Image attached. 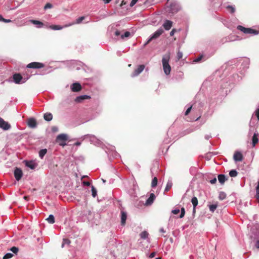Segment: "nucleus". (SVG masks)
<instances>
[{
	"label": "nucleus",
	"instance_id": "774afa93",
	"mask_svg": "<svg viewBox=\"0 0 259 259\" xmlns=\"http://www.w3.org/2000/svg\"><path fill=\"white\" fill-rule=\"evenodd\" d=\"M155 259H161V258H160V257H157Z\"/></svg>",
	"mask_w": 259,
	"mask_h": 259
},
{
	"label": "nucleus",
	"instance_id": "ddd939ff",
	"mask_svg": "<svg viewBox=\"0 0 259 259\" xmlns=\"http://www.w3.org/2000/svg\"><path fill=\"white\" fill-rule=\"evenodd\" d=\"M71 89L72 91L76 92H78L81 90V86L80 84V83H79L78 82H75V83H73L71 85Z\"/></svg>",
	"mask_w": 259,
	"mask_h": 259
},
{
	"label": "nucleus",
	"instance_id": "864d4df0",
	"mask_svg": "<svg viewBox=\"0 0 259 259\" xmlns=\"http://www.w3.org/2000/svg\"><path fill=\"white\" fill-rule=\"evenodd\" d=\"M155 254H156V252H152L149 255V257L153 258V257H154L155 256Z\"/></svg>",
	"mask_w": 259,
	"mask_h": 259
},
{
	"label": "nucleus",
	"instance_id": "bb28decb",
	"mask_svg": "<svg viewBox=\"0 0 259 259\" xmlns=\"http://www.w3.org/2000/svg\"><path fill=\"white\" fill-rule=\"evenodd\" d=\"M210 211L213 212L218 207V204H210L208 205Z\"/></svg>",
	"mask_w": 259,
	"mask_h": 259
},
{
	"label": "nucleus",
	"instance_id": "9d476101",
	"mask_svg": "<svg viewBox=\"0 0 259 259\" xmlns=\"http://www.w3.org/2000/svg\"><path fill=\"white\" fill-rule=\"evenodd\" d=\"M23 173L22 170L19 168H16L14 171V176L16 180L19 181L22 177Z\"/></svg>",
	"mask_w": 259,
	"mask_h": 259
},
{
	"label": "nucleus",
	"instance_id": "423d86ee",
	"mask_svg": "<svg viewBox=\"0 0 259 259\" xmlns=\"http://www.w3.org/2000/svg\"><path fill=\"white\" fill-rule=\"evenodd\" d=\"M85 138H89L91 143L95 145L100 144V141L94 135H87L84 136V139Z\"/></svg>",
	"mask_w": 259,
	"mask_h": 259
},
{
	"label": "nucleus",
	"instance_id": "1a4fd4ad",
	"mask_svg": "<svg viewBox=\"0 0 259 259\" xmlns=\"http://www.w3.org/2000/svg\"><path fill=\"white\" fill-rule=\"evenodd\" d=\"M144 68L145 66L144 65H140L138 66V68L134 70L131 76L132 77L138 76L143 71Z\"/></svg>",
	"mask_w": 259,
	"mask_h": 259
},
{
	"label": "nucleus",
	"instance_id": "0eeeda50",
	"mask_svg": "<svg viewBox=\"0 0 259 259\" xmlns=\"http://www.w3.org/2000/svg\"><path fill=\"white\" fill-rule=\"evenodd\" d=\"M44 67V64L41 63L33 62L28 64L27 67L28 68L38 69Z\"/></svg>",
	"mask_w": 259,
	"mask_h": 259
},
{
	"label": "nucleus",
	"instance_id": "e2e57ef3",
	"mask_svg": "<svg viewBox=\"0 0 259 259\" xmlns=\"http://www.w3.org/2000/svg\"><path fill=\"white\" fill-rule=\"evenodd\" d=\"M83 184H84V185H87V186H90L91 185V183L89 182H84Z\"/></svg>",
	"mask_w": 259,
	"mask_h": 259
},
{
	"label": "nucleus",
	"instance_id": "3c124183",
	"mask_svg": "<svg viewBox=\"0 0 259 259\" xmlns=\"http://www.w3.org/2000/svg\"><path fill=\"white\" fill-rule=\"evenodd\" d=\"M138 0H132L131 3H130V6L132 7L133 6H134L136 4V3L137 2Z\"/></svg>",
	"mask_w": 259,
	"mask_h": 259
},
{
	"label": "nucleus",
	"instance_id": "603ef678",
	"mask_svg": "<svg viewBox=\"0 0 259 259\" xmlns=\"http://www.w3.org/2000/svg\"><path fill=\"white\" fill-rule=\"evenodd\" d=\"M115 35L116 36H117V37H119V36H121V35H120V31L119 30H116L115 32Z\"/></svg>",
	"mask_w": 259,
	"mask_h": 259
},
{
	"label": "nucleus",
	"instance_id": "39448f33",
	"mask_svg": "<svg viewBox=\"0 0 259 259\" xmlns=\"http://www.w3.org/2000/svg\"><path fill=\"white\" fill-rule=\"evenodd\" d=\"M14 82L16 84H22L26 82L25 78L20 73H15L13 75Z\"/></svg>",
	"mask_w": 259,
	"mask_h": 259
},
{
	"label": "nucleus",
	"instance_id": "ea45409f",
	"mask_svg": "<svg viewBox=\"0 0 259 259\" xmlns=\"http://www.w3.org/2000/svg\"><path fill=\"white\" fill-rule=\"evenodd\" d=\"M185 214V209L184 207H182L181 210V214L180 215V218H183Z\"/></svg>",
	"mask_w": 259,
	"mask_h": 259
},
{
	"label": "nucleus",
	"instance_id": "a19ab883",
	"mask_svg": "<svg viewBox=\"0 0 259 259\" xmlns=\"http://www.w3.org/2000/svg\"><path fill=\"white\" fill-rule=\"evenodd\" d=\"M10 250L14 253H17L19 250L18 248L15 246L12 247Z\"/></svg>",
	"mask_w": 259,
	"mask_h": 259
},
{
	"label": "nucleus",
	"instance_id": "c85d7f7f",
	"mask_svg": "<svg viewBox=\"0 0 259 259\" xmlns=\"http://www.w3.org/2000/svg\"><path fill=\"white\" fill-rule=\"evenodd\" d=\"M148 235L149 234L147 232L143 231L140 233V236L142 239H145L148 238Z\"/></svg>",
	"mask_w": 259,
	"mask_h": 259
},
{
	"label": "nucleus",
	"instance_id": "7c9ffc66",
	"mask_svg": "<svg viewBox=\"0 0 259 259\" xmlns=\"http://www.w3.org/2000/svg\"><path fill=\"white\" fill-rule=\"evenodd\" d=\"M238 172L235 169L231 170L229 171V175L231 177H235L237 176Z\"/></svg>",
	"mask_w": 259,
	"mask_h": 259
},
{
	"label": "nucleus",
	"instance_id": "f03ea898",
	"mask_svg": "<svg viewBox=\"0 0 259 259\" xmlns=\"http://www.w3.org/2000/svg\"><path fill=\"white\" fill-rule=\"evenodd\" d=\"M181 9L179 4L176 2H172L169 6H167L166 11L168 14L174 15L177 13Z\"/></svg>",
	"mask_w": 259,
	"mask_h": 259
},
{
	"label": "nucleus",
	"instance_id": "4d7b16f0",
	"mask_svg": "<svg viewBox=\"0 0 259 259\" xmlns=\"http://www.w3.org/2000/svg\"><path fill=\"white\" fill-rule=\"evenodd\" d=\"M211 138V136L209 135H206L205 136V139L207 140H209L210 138Z\"/></svg>",
	"mask_w": 259,
	"mask_h": 259
},
{
	"label": "nucleus",
	"instance_id": "cd10ccee",
	"mask_svg": "<svg viewBox=\"0 0 259 259\" xmlns=\"http://www.w3.org/2000/svg\"><path fill=\"white\" fill-rule=\"evenodd\" d=\"M50 224H54L55 223V218L53 214H50L49 217L46 219Z\"/></svg>",
	"mask_w": 259,
	"mask_h": 259
},
{
	"label": "nucleus",
	"instance_id": "338daca9",
	"mask_svg": "<svg viewBox=\"0 0 259 259\" xmlns=\"http://www.w3.org/2000/svg\"><path fill=\"white\" fill-rule=\"evenodd\" d=\"M102 181H103V182L104 183H105L106 182V181H105V180H104V179H102Z\"/></svg>",
	"mask_w": 259,
	"mask_h": 259
},
{
	"label": "nucleus",
	"instance_id": "f3484780",
	"mask_svg": "<svg viewBox=\"0 0 259 259\" xmlns=\"http://www.w3.org/2000/svg\"><path fill=\"white\" fill-rule=\"evenodd\" d=\"M28 125L31 128H35L37 126L36 120L33 118L29 119L28 121Z\"/></svg>",
	"mask_w": 259,
	"mask_h": 259
},
{
	"label": "nucleus",
	"instance_id": "a18cd8bd",
	"mask_svg": "<svg viewBox=\"0 0 259 259\" xmlns=\"http://www.w3.org/2000/svg\"><path fill=\"white\" fill-rule=\"evenodd\" d=\"M203 58V56L201 55L198 57H197V58H196L194 60V62H196V63H198L199 62V61H200V60L202 59Z\"/></svg>",
	"mask_w": 259,
	"mask_h": 259
},
{
	"label": "nucleus",
	"instance_id": "e433bc0d",
	"mask_svg": "<svg viewBox=\"0 0 259 259\" xmlns=\"http://www.w3.org/2000/svg\"><path fill=\"white\" fill-rule=\"evenodd\" d=\"M13 256V254L11 253H6L3 257V259H9Z\"/></svg>",
	"mask_w": 259,
	"mask_h": 259
},
{
	"label": "nucleus",
	"instance_id": "72a5a7b5",
	"mask_svg": "<svg viewBox=\"0 0 259 259\" xmlns=\"http://www.w3.org/2000/svg\"><path fill=\"white\" fill-rule=\"evenodd\" d=\"M70 243V241L69 239H67V238H64L63 239V242H62V247H64V245L65 244H67V245H69Z\"/></svg>",
	"mask_w": 259,
	"mask_h": 259
},
{
	"label": "nucleus",
	"instance_id": "2eb2a0df",
	"mask_svg": "<svg viewBox=\"0 0 259 259\" xmlns=\"http://www.w3.org/2000/svg\"><path fill=\"white\" fill-rule=\"evenodd\" d=\"M155 198V195L153 193H151L149 197L147 199V200L146 201V204L147 205H151L153 203Z\"/></svg>",
	"mask_w": 259,
	"mask_h": 259
},
{
	"label": "nucleus",
	"instance_id": "f704fd0d",
	"mask_svg": "<svg viewBox=\"0 0 259 259\" xmlns=\"http://www.w3.org/2000/svg\"><path fill=\"white\" fill-rule=\"evenodd\" d=\"M254 115L255 116H256V117H257V119H256V120H257V121H258V120H259V108H258V109H257L255 111V112H254V114L252 115V120L253 119V116H254Z\"/></svg>",
	"mask_w": 259,
	"mask_h": 259
},
{
	"label": "nucleus",
	"instance_id": "412c9836",
	"mask_svg": "<svg viewBox=\"0 0 259 259\" xmlns=\"http://www.w3.org/2000/svg\"><path fill=\"white\" fill-rule=\"evenodd\" d=\"M30 22L35 25L37 28H41L44 26L43 23L38 20H31Z\"/></svg>",
	"mask_w": 259,
	"mask_h": 259
},
{
	"label": "nucleus",
	"instance_id": "6ab92c4d",
	"mask_svg": "<svg viewBox=\"0 0 259 259\" xmlns=\"http://www.w3.org/2000/svg\"><path fill=\"white\" fill-rule=\"evenodd\" d=\"M26 166L31 169H34L36 167V164L32 161H26Z\"/></svg>",
	"mask_w": 259,
	"mask_h": 259
},
{
	"label": "nucleus",
	"instance_id": "69168bd1",
	"mask_svg": "<svg viewBox=\"0 0 259 259\" xmlns=\"http://www.w3.org/2000/svg\"><path fill=\"white\" fill-rule=\"evenodd\" d=\"M192 132H193L192 130H190L188 132V133Z\"/></svg>",
	"mask_w": 259,
	"mask_h": 259
},
{
	"label": "nucleus",
	"instance_id": "4468645a",
	"mask_svg": "<svg viewBox=\"0 0 259 259\" xmlns=\"http://www.w3.org/2000/svg\"><path fill=\"white\" fill-rule=\"evenodd\" d=\"M162 26L165 30H169L172 26V22L168 20H166Z\"/></svg>",
	"mask_w": 259,
	"mask_h": 259
},
{
	"label": "nucleus",
	"instance_id": "7ed1b4c3",
	"mask_svg": "<svg viewBox=\"0 0 259 259\" xmlns=\"http://www.w3.org/2000/svg\"><path fill=\"white\" fill-rule=\"evenodd\" d=\"M163 32V30L162 28H160L157 29L154 33H153L149 37V38L147 40V41L145 43L144 46H146L151 40L153 39H155L158 38L160 35H161Z\"/></svg>",
	"mask_w": 259,
	"mask_h": 259
},
{
	"label": "nucleus",
	"instance_id": "dca6fc26",
	"mask_svg": "<svg viewBox=\"0 0 259 259\" xmlns=\"http://www.w3.org/2000/svg\"><path fill=\"white\" fill-rule=\"evenodd\" d=\"M127 219V213L125 211L122 210L121 211V224L124 226Z\"/></svg>",
	"mask_w": 259,
	"mask_h": 259
},
{
	"label": "nucleus",
	"instance_id": "9b49d317",
	"mask_svg": "<svg viewBox=\"0 0 259 259\" xmlns=\"http://www.w3.org/2000/svg\"><path fill=\"white\" fill-rule=\"evenodd\" d=\"M233 159L235 162L241 161L243 160V155L240 152L236 151L234 154Z\"/></svg>",
	"mask_w": 259,
	"mask_h": 259
},
{
	"label": "nucleus",
	"instance_id": "473e14b6",
	"mask_svg": "<svg viewBox=\"0 0 259 259\" xmlns=\"http://www.w3.org/2000/svg\"><path fill=\"white\" fill-rule=\"evenodd\" d=\"M157 185V179L156 177H154L152 181L151 187L152 188L155 187Z\"/></svg>",
	"mask_w": 259,
	"mask_h": 259
},
{
	"label": "nucleus",
	"instance_id": "58836bf2",
	"mask_svg": "<svg viewBox=\"0 0 259 259\" xmlns=\"http://www.w3.org/2000/svg\"><path fill=\"white\" fill-rule=\"evenodd\" d=\"M131 33L128 31H126L123 34L121 35V38H124V37H127L130 35Z\"/></svg>",
	"mask_w": 259,
	"mask_h": 259
},
{
	"label": "nucleus",
	"instance_id": "09e8293b",
	"mask_svg": "<svg viewBox=\"0 0 259 259\" xmlns=\"http://www.w3.org/2000/svg\"><path fill=\"white\" fill-rule=\"evenodd\" d=\"M1 21H3L4 22H6V23H8V22H11V20L10 19H5L2 16H1Z\"/></svg>",
	"mask_w": 259,
	"mask_h": 259
},
{
	"label": "nucleus",
	"instance_id": "4c0bfd02",
	"mask_svg": "<svg viewBox=\"0 0 259 259\" xmlns=\"http://www.w3.org/2000/svg\"><path fill=\"white\" fill-rule=\"evenodd\" d=\"M227 9L229 11H230V13H234V12H235V8H234L233 7L231 6H228L227 7Z\"/></svg>",
	"mask_w": 259,
	"mask_h": 259
},
{
	"label": "nucleus",
	"instance_id": "f257e3e1",
	"mask_svg": "<svg viewBox=\"0 0 259 259\" xmlns=\"http://www.w3.org/2000/svg\"><path fill=\"white\" fill-rule=\"evenodd\" d=\"M170 57L169 55H164L162 59L164 72L166 75H169L171 71V67L169 64Z\"/></svg>",
	"mask_w": 259,
	"mask_h": 259
},
{
	"label": "nucleus",
	"instance_id": "20e7f679",
	"mask_svg": "<svg viewBox=\"0 0 259 259\" xmlns=\"http://www.w3.org/2000/svg\"><path fill=\"white\" fill-rule=\"evenodd\" d=\"M237 29L242 31L245 34H252L254 35L257 34L258 33L257 31L250 28H245L242 26L238 25Z\"/></svg>",
	"mask_w": 259,
	"mask_h": 259
},
{
	"label": "nucleus",
	"instance_id": "f8f14e48",
	"mask_svg": "<svg viewBox=\"0 0 259 259\" xmlns=\"http://www.w3.org/2000/svg\"><path fill=\"white\" fill-rule=\"evenodd\" d=\"M68 140V136L66 134H62L57 136L56 138V142H66Z\"/></svg>",
	"mask_w": 259,
	"mask_h": 259
},
{
	"label": "nucleus",
	"instance_id": "0e129e2a",
	"mask_svg": "<svg viewBox=\"0 0 259 259\" xmlns=\"http://www.w3.org/2000/svg\"><path fill=\"white\" fill-rule=\"evenodd\" d=\"M105 3L107 4L109 3L111 0H102Z\"/></svg>",
	"mask_w": 259,
	"mask_h": 259
},
{
	"label": "nucleus",
	"instance_id": "5fc2aeb1",
	"mask_svg": "<svg viewBox=\"0 0 259 259\" xmlns=\"http://www.w3.org/2000/svg\"><path fill=\"white\" fill-rule=\"evenodd\" d=\"M176 32V29H172L171 30V31H170V36H173Z\"/></svg>",
	"mask_w": 259,
	"mask_h": 259
},
{
	"label": "nucleus",
	"instance_id": "a878e982",
	"mask_svg": "<svg viewBox=\"0 0 259 259\" xmlns=\"http://www.w3.org/2000/svg\"><path fill=\"white\" fill-rule=\"evenodd\" d=\"M172 186V181L170 180H168L166 184V186L165 187L164 192L168 191L169 190V189L171 188Z\"/></svg>",
	"mask_w": 259,
	"mask_h": 259
},
{
	"label": "nucleus",
	"instance_id": "c756f323",
	"mask_svg": "<svg viewBox=\"0 0 259 259\" xmlns=\"http://www.w3.org/2000/svg\"><path fill=\"white\" fill-rule=\"evenodd\" d=\"M92 195L93 197H96L97 196V191L94 186H92Z\"/></svg>",
	"mask_w": 259,
	"mask_h": 259
},
{
	"label": "nucleus",
	"instance_id": "49530a36",
	"mask_svg": "<svg viewBox=\"0 0 259 259\" xmlns=\"http://www.w3.org/2000/svg\"><path fill=\"white\" fill-rule=\"evenodd\" d=\"M172 213L175 214H177L180 212V209L179 208H176L172 210Z\"/></svg>",
	"mask_w": 259,
	"mask_h": 259
},
{
	"label": "nucleus",
	"instance_id": "c9c22d12",
	"mask_svg": "<svg viewBox=\"0 0 259 259\" xmlns=\"http://www.w3.org/2000/svg\"><path fill=\"white\" fill-rule=\"evenodd\" d=\"M50 27L52 29L55 30H60V29H62V28H63V27L60 26L59 25H52V26H51Z\"/></svg>",
	"mask_w": 259,
	"mask_h": 259
},
{
	"label": "nucleus",
	"instance_id": "13d9d810",
	"mask_svg": "<svg viewBox=\"0 0 259 259\" xmlns=\"http://www.w3.org/2000/svg\"><path fill=\"white\" fill-rule=\"evenodd\" d=\"M159 231H160V232H161L162 233H165V231L164 230V229L163 228H160V230H159Z\"/></svg>",
	"mask_w": 259,
	"mask_h": 259
},
{
	"label": "nucleus",
	"instance_id": "680f3d73",
	"mask_svg": "<svg viewBox=\"0 0 259 259\" xmlns=\"http://www.w3.org/2000/svg\"><path fill=\"white\" fill-rule=\"evenodd\" d=\"M80 145H81V142H76L74 144V145L77 146H80Z\"/></svg>",
	"mask_w": 259,
	"mask_h": 259
},
{
	"label": "nucleus",
	"instance_id": "6e6552de",
	"mask_svg": "<svg viewBox=\"0 0 259 259\" xmlns=\"http://www.w3.org/2000/svg\"><path fill=\"white\" fill-rule=\"evenodd\" d=\"M11 128V124L1 118V129L4 131H9Z\"/></svg>",
	"mask_w": 259,
	"mask_h": 259
},
{
	"label": "nucleus",
	"instance_id": "b1692460",
	"mask_svg": "<svg viewBox=\"0 0 259 259\" xmlns=\"http://www.w3.org/2000/svg\"><path fill=\"white\" fill-rule=\"evenodd\" d=\"M44 118L45 120L50 121L52 120L53 115L51 113L47 112L44 114Z\"/></svg>",
	"mask_w": 259,
	"mask_h": 259
},
{
	"label": "nucleus",
	"instance_id": "de8ad7c7",
	"mask_svg": "<svg viewBox=\"0 0 259 259\" xmlns=\"http://www.w3.org/2000/svg\"><path fill=\"white\" fill-rule=\"evenodd\" d=\"M192 106H190L186 111L185 115H187L190 113L191 109H192Z\"/></svg>",
	"mask_w": 259,
	"mask_h": 259
},
{
	"label": "nucleus",
	"instance_id": "79ce46f5",
	"mask_svg": "<svg viewBox=\"0 0 259 259\" xmlns=\"http://www.w3.org/2000/svg\"><path fill=\"white\" fill-rule=\"evenodd\" d=\"M84 19V17H83V16L79 17L78 19H77L76 20V23H77V24L80 23Z\"/></svg>",
	"mask_w": 259,
	"mask_h": 259
},
{
	"label": "nucleus",
	"instance_id": "37998d69",
	"mask_svg": "<svg viewBox=\"0 0 259 259\" xmlns=\"http://www.w3.org/2000/svg\"><path fill=\"white\" fill-rule=\"evenodd\" d=\"M53 7V5L51 3H47L44 7V9L47 10L48 9H51Z\"/></svg>",
	"mask_w": 259,
	"mask_h": 259
},
{
	"label": "nucleus",
	"instance_id": "5701e85b",
	"mask_svg": "<svg viewBox=\"0 0 259 259\" xmlns=\"http://www.w3.org/2000/svg\"><path fill=\"white\" fill-rule=\"evenodd\" d=\"M218 180L221 184H224L226 180L227 179L225 175L221 174L218 176Z\"/></svg>",
	"mask_w": 259,
	"mask_h": 259
},
{
	"label": "nucleus",
	"instance_id": "8fccbe9b",
	"mask_svg": "<svg viewBox=\"0 0 259 259\" xmlns=\"http://www.w3.org/2000/svg\"><path fill=\"white\" fill-rule=\"evenodd\" d=\"M209 182L211 184H215L216 182H217V178L215 177L213 178V179H212L211 180H210L209 181Z\"/></svg>",
	"mask_w": 259,
	"mask_h": 259
},
{
	"label": "nucleus",
	"instance_id": "052dcab7",
	"mask_svg": "<svg viewBox=\"0 0 259 259\" xmlns=\"http://www.w3.org/2000/svg\"><path fill=\"white\" fill-rule=\"evenodd\" d=\"M255 246L257 248H259V240L256 241Z\"/></svg>",
	"mask_w": 259,
	"mask_h": 259
},
{
	"label": "nucleus",
	"instance_id": "aec40b11",
	"mask_svg": "<svg viewBox=\"0 0 259 259\" xmlns=\"http://www.w3.org/2000/svg\"><path fill=\"white\" fill-rule=\"evenodd\" d=\"M191 202H192V203L193 204V212H195L196 207L197 205H198V199H197V197L195 196L193 197L191 199Z\"/></svg>",
	"mask_w": 259,
	"mask_h": 259
},
{
	"label": "nucleus",
	"instance_id": "2f4dec72",
	"mask_svg": "<svg viewBox=\"0 0 259 259\" xmlns=\"http://www.w3.org/2000/svg\"><path fill=\"white\" fill-rule=\"evenodd\" d=\"M226 197V194L224 192H220L219 195V198L221 200L225 199Z\"/></svg>",
	"mask_w": 259,
	"mask_h": 259
},
{
	"label": "nucleus",
	"instance_id": "c03bdc74",
	"mask_svg": "<svg viewBox=\"0 0 259 259\" xmlns=\"http://www.w3.org/2000/svg\"><path fill=\"white\" fill-rule=\"evenodd\" d=\"M183 57V53L182 52H180V51H178L177 53V58L178 60H180Z\"/></svg>",
	"mask_w": 259,
	"mask_h": 259
},
{
	"label": "nucleus",
	"instance_id": "393cba45",
	"mask_svg": "<svg viewBox=\"0 0 259 259\" xmlns=\"http://www.w3.org/2000/svg\"><path fill=\"white\" fill-rule=\"evenodd\" d=\"M47 152V149H41L39 151V157L42 159L44 157V156L46 154Z\"/></svg>",
	"mask_w": 259,
	"mask_h": 259
},
{
	"label": "nucleus",
	"instance_id": "6e6d98bb",
	"mask_svg": "<svg viewBox=\"0 0 259 259\" xmlns=\"http://www.w3.org/2000/svg\"><path fill=\"white\" fill-rule=\"evenodd\" d=\"M59 143V144L60 145V146H64L66 145L65 142H58Z\"/></svg>",
	"mask_w": 259,
	"mask_h": 259
},
{
	"label": "nucleus",
	"instance_id": "a211bd4d",
	"mask_svg": "<svg viewBox=\"0 0 259 259\" xmlns=\"http://www.w3.org/2000/svg\"><path fill=\"white\" fill-rule=\"evenodd\" d=\"M259 136V135L258 133H254L253 134V136L252 138V146L254 147L255 145L258 142V137Z\"/></svg>",
	"mask_w": 259,
	"mask_h": 259
},
{
	"label": "nucleus",
	"instance_id": "bf43d9fd",
	"mask_svg": "<svg viewBox=\"0 0 259 259\" xmlns=\"http://www.w3.org/2000/svg\"><path fill=\"white\" fill-rule=\"evenodd\" d=\"M244 63H245V64L246 65V67L248 68L249 65V61L248 60H245L244 61Z\"/></svg>",
	"mask_w": 259,
	"mask_h": 259
},
{
	"label": "nucleus",
	"instance_id": "4be33fe9",
	"mask_svg": "<svg viewBox=\"0 0 259 259\" xmlns=\"http://www.w3.org/2000/svg\"><path fill=\"white\" fill-rule=\"evenodd\" d=\"M90 97L89 96H88V95H81V96H78L76 98L75 101L76 102H81L83 100H84V99H90Z\"/></svg>",
	"mask_w": 259,
	"mask_h": 259
}]
</instances>
